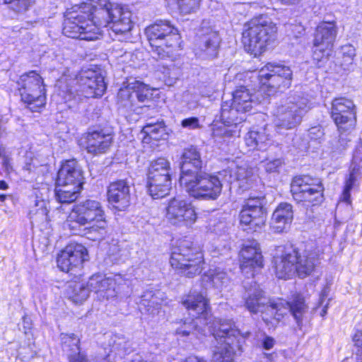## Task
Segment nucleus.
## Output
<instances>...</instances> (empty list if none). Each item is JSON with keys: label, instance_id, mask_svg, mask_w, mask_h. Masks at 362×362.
<instances>
[{"label": "nucleus", "instance_id": "nucleus-1", "mask_svg": "<svg viewBox=\"0 0 362 362\" xmlns=\"http://www.w3.org/2000/svg\"><path fill=\"white\" fill-rule=\"evenodd\" d=\"M68 11L63 33L71 38L95 40L102 35V28L112 23L116 35L128 33L132 28L131 12L108 0H83L80 6Z\"/></svg>", "mask_w": 362, "mask_h": 362}, {"label": "nucleus", "instance_id": "nucleus-2", "mask_svg": "<svg viewBox=\"0 0 362 362\" xmlns=\"http://www.w3.org/2000/svg\"><path fill=\"white\" fill-rule=\"evenodd\" d=\"M208 302V299L203 293L196 291L187 296L182 303L190 312L189 315L196 320L184 322L176 329V334L186 337L197 328L204 335L207 333L212 334L218 342L230 341L232 344H237L240 332L234 328L231 320L213 319L209 313Z\"/></svg>", "mask_w": 362, "mask_h": 362}, {"label": "nucleus", "instance_id": "nucleus-3", "mask_svg": "<svg viewBox=\"0 0 362 362\" xmlns=\"http://www.w3.org/2000/svg\"><path fill=\"white\" fill-rule=\"evenodd\" d=\"M245 305L251 313H262V320L266 324L272 323L270 317L276 322L280 321L288 311L291 313L298 327L301 329L305 315L308 312V306L304 298L297 294L290 302L279 300L277 302L271 301L267 298L259 285L247 288L244 297Z\"/></svg>", "mask_w": 362, "mask_h": 362}, {"label": "nucleus", "instance_id": "nucleus-4", "mask_svg": "<svg viewBox=\"0 0 362 362\" xmlns=\"http://www.w3.org/2000/svg\"><path fill=\"white\" fill-rule=\"evenodd\" d=\"M66 226L74 234L83 233L93 240L103 239L107 233V221L101 204L87 199L76 204L69 213Z\"/></svg>", "mask_w": 362, "mask_h": 362}, {"label": "nucleus", "instance_id": "nucleus-5", "mask_svg": "<svg viewBox=\"0 0 362 362\" xmlns=\"http://www.w3.org/2000/svg\"><path fill=\"white\" fill-rule=\"evenodd\" d=\"M170 263L173 268L187 277L199 274L204 264L201 248L188 240L180 241L170 256Z\"/></svg>", "mask_w": 362, "mask_h": 362}, {"label": "nucleus", "instance_id": "nucleus-6", "mask_svg": "<svg viewBox=\"0 0 362 362\" xmlns=\"http://www.w3.org/2000/svg\"><path fill=\"white\" fill-rule=\"evenodd\" d=\"M146 35L153 52L159 58L170 57L180 47L178 31L168 21H157L146 29Z\"/></svg>", "mask_w": 362, "mask_h": 362}, {"label": "nucleus", "instance_id": "nucleus-7", "mask_svg": "<svg viewBox=\"0 0 362 362\" xmlns=\"http://www.w3.org/2000/svg\"><path fill=\"white\" fill-rule=\"evenodd\" d=\"M243 33L245 49L255 56L263 52L274 40L276 28L269 19L260 16L252 19Z\"/></svg>", "mask_w": 362, "mask_h": 362}, {"label": "nucleus", "instance_id": "nucleus-8", "mask_svg": "<svg viewBox=\"0 0 362 362\" xmlns=\"http://www.w3.org/2000/svg\"><path fill=\"white\" fill-rule=\"evenodd\" d=\"M180 183L190 196L204 200L217 199L223 188L219 176L201 171L180 176Z\"/></svg>", "mask_w": 362, "mask_h": 362}, {"label": "nucleus", "instance_id": "nucleus-9", "mask_svg": "<svg viewBox=\"0 0 362 362\" xmlns=\"http://www.w3.org/2000/svg\"><path fill=\"white\" fill-rule=\"evenodd\" d=\"M309 108L308 99L290 96L282 100L274 110V123L276 127L286 129L298 125Z\"/></svg>", "mask_w": 362, "mask_h": 362}, {"label": "nucleus", "instance_id": "nucleus-10", "mask_svg": "<svg viewBox=\"0 0 362 362\" xmlns=\"http://www.w3.org/2000/svg\"><path fill=\"white\" fill-rule=\"evenodd\" d=\"M171 176L170 163L168 159L158 158L151 161L148 171L147 187L153 199H160L169 194Z\"/></svg>", "mask_w": 362, "mask_h": 362}, {"label": "nucleus", "instance_id": "nucleus-11", "mask_svg": "<svg viewBox=\"0 0 362 362\" xmlns=\"http://www.w3.org/2000/svg\"><path fill=\"white\" fill-rule=\"evenodd\" d=\"M292 76V71L288 66L268 63L259 71L261 87L258 92L267 91V95H269L277 91H284L291 86Z\"/></svg>", "mask_w": 362, "mask_h": 362}, {"label": "nucleus", "instance_id": "nucleus-12", "mask_svg": "<svg viewBox=\"0 0 362 362\" xmlns=\"http://www.w3.org/2000/svg\"><path fill=\"white\" fill-rule=\"evenodd\" d=\"M252 93L245 86L236 88L233 94V103L230 107L226 103L221 106V117L227 126H236L245 118H238V113H244L250 111L253 106L258 103Z\"/></svg>", "mask_w": 362, "mask_h": 362}, {"label": "nucleus", "instance_id": "nucleus-13", "mask_svg": "<svg viewBox=\"0 0 362 362\" xmlns=\"http://www.w3.org/2000/svg\"><path fill=\"white\" fill-rule=\"evenodd\" d=\"M291 191L298 202L306 206L320 204L323 201V187L320 182H314L308 176L295 177L291 183Z\"/></svg>", "mask_w": 362, "mask_h": 362}, {"label": "nucleus", "instance_id": "nucleus-14", "mask_svg": "<svg viewBox=\"0 0 362 362\" xmlns=\"http://www.w3.org/2000/svg\"><path fill=\"white\" fill-rule=\"evenodd\" d=\"M165 218L172 225L190 226L197 221L194 208L181 196L170 199L165 208Z\"/></svg>", "mask_w": 362, "mask_h": 362}, {"label": "nucleus", "instance_id": "nucleus-15", "mask_svg": "<svg viewBox=\"0 0 362 362\" xmlns=\"http://www.w3.org/2000/svg\"><path fill=\"white\" fill-rule=\"evenodd\" d=\"M125 284V280L120 274L110 276L97 274L90 276L87 286L94 292L99 300H111L115 298L120 291V286Z\"/></svg>", "mask_w": 362, "mask_h": 362}, {"label": "nucleus", "instance_id": "nucleus-16", "mask_svg": "<svg viewBox=\"0 0 362 362\" xmlns=\"http://www.w3.org/2000/svg\"><path fill=\"white\" fill-rule=\"evenodd\" d=\"M24 89H26V97L24 103L30 112H40L46 103L45 89L42 77L35 71L24 74Z\"/></svg>", "mask_w": 362, "mask_h": 362}, {"label": "nucleus", "instance_id": "nucleus-17", "mask_svg": "<svg viewBox=\"0 0 362 362\" xmlns=\"http://www.w3.org/2000/svg\"><path fill=\"white\" fill-rule=\"evenodd\" d=\"M331 117L339 132L353 129L356 122L353 101L345 98H335L332 103Z\"/></svg>", "mask_w": 362, "mask_h": 362}, {"label": "nucleus", "instance_id": "nucleus-18", "mask_svg": "<svg viewBox=\"0 0 362 362\" xmlns=\"http://www.w3.org/2000/svg\"><path fill=\"white\" fill-rule=\"evenodd\" d=\"M79 90L86 98L101 97L106 90L104 77L100 70L82 69L76 77Z\"/></svg>", "mask_w": 362, "mask_h": 362}, {"label": "nucleus", "instance_id": "nucleus-19", "mask_svg": "<svg viewBox=\"0 0 362 362\" xmlns=\"http://www.w3.org/2000/svg\"><path fill=\"white\" fill-rule=\"evenodd\" d=\"M240 225L245 230L257 231L262 229L266 222V212L258 199L248 200L239 215Z\"/></svg>", "mask_w": 362, "mask_h": 362}, {"label": "nucleus", "instance_id": "nucleus-20", "mask_svg": "<svg viewBox=\"0 0 362 362\" xmlns=\"http://www.w3.org/2000/svg\"><path fill=\"white\" fill-rule=\"evenodd\" d=\"M88 257V250L83 245L71 243L59 254L57 259V266L62 272H69L81 268Z\"/></svg>", "mask_w": 362, "mask_h": 362}, {"label": "nucleus", "instance_id": "nucleus-21", "mask_svg": "<svg viewBox=\"0 0 362 362\" xmlns=\"http://www.w3.org/2000/svg\"><path fill=\"white\" fill-rule=\"evenodd\" d=\"M127 83L125 87L119 89L117 94L119 103H120L122 106H132L130 101L132 96L130 93L131 90L136 93L139 102L144 103L145 107L151 106L149 103L151 102L153 94L157 91V89L151 88L149 86L136 79L128 80Z\"/></svg>", "mask_w": 362, "mask_h": 362}, {"label": "nucleus", "instance_id": "nucleus-22", "mask_svg": "<svg viewBox=\"0 0 362 362\" xmlns=\"http://www.w3.org/2000/svg\"><path fill=\"white\" fill-rule=\"evenodd\" d=\"M240 269L243 272H251L254 275L256 269H259L264 266L263 256L259 245L255 242H250L243 245L240 252Z\"/></svg>", "mask_w": 362, "mask_h": 362}, {"label": "nucleus", "instance_id": "nucleus-23", "mask_svg": "<svg viewBox=\"0 0 362 362\" xmlns=\"http://www.w3.org/2000/svg\"><path fill=\"white\" fill-rule=\"evenodd\" d=\"M130 183L119 180L110 184L107 189L108 202L118 211H124L131 204Z\"/></svg>", "mask_w": 362, "mask_h": 362}, {"label": "nucleus", "instance_id": "nucleus-24", "mask_svg": "<svg viewBox=\"0 0 362 362\" xmlns=\"http://www.w3.org/2000/svg\"><path fill=\"white\" fill-rule=\"evenodd\" d=\"M276 254L274 257V264L276 275L279 279H287L296 274L295 261L297 260V250L294 249L285 250L283 247H279Z\"/></svg>", "mask_w": 362, "mask_h": 362}, {"label": "nucleus", "instance_id": "nucleus-25", "mask_svg": "<svg viewBox=\"0 0 362 362\" xmlns=\"http://www.w3.org/2000/svg\"><path fill=\"white\" fill-rule=\"evenodd\" d=\"M83 144L88 153L98 155L105 153L110 148L112 136L102 131L88 132L83 138Z\"/></svg>", "mask_w": 362, "mask_h": 362}, {"label": "nucleus", "instance_id": "nucleus-26", "mask_svg": "<svg viewBox=\"0 0 362 362\" xmlns=\"http://www.w3.org/2000/svg\"><path fill=\"white\" fill-rule=\"evenodd\" d=\"M232 173V170L228 168L219 172L218 175L225 176L226 180L229 182L236 181L238 187L243 190H246L251 187L257 178L254 168L247 166L236 167L234 175Z\"/></svg>", "mask_w": 362, "mask_h": 362}, {"label": "nucleus", "instance_id": "nucleus-27", "mask_svg": "<svg viewBox=\"0 0 362 362\" xmlns=\"http://www.w3.org/2000/svg\"><path fill=\"white\" fill-rule=\"evenodd\" d=\"M293 218L292 205L286 202L280 203L273 212L271 227L275 233H281L290 226Z\"/></svg>", "mask_w": 362, "mask_h": 362}, {"label": "nucleus", "instance_id": "nucleus-28", "mask_svg": "<svg viewBox=\"0 0 362 362\" xmlns=\"http://www.w3.org/2000/svg\"><path fill=\"white\" fill-rule=\"evenodd\" d=\"M337 34V28L334 22H322L316 28L313 45L332 49Z\"/></svg>", "mask_w": 362, "mask_h": 362}, {"label": "nucleus", "instance_id": "nucleus-29", "mask_svg": "<svg viewBox=\"0 0 362 362\" xmlns=\"http://www.w3.org/2000/svg\"><path fill=\"white\" fill-rule=\"evenodd\" d=\"M83 172L75 160L65 161L61 166L57 180L59 183L83 185Z\"/></svg>", "mask_w": 362, "mask_h": 362}, {"label": "nucleus", "instance_id": "nucleus-30", "mask_svg": "<svg viewBox=\"0 0 362 362\" xmlns=\"http://www.w3.org/2000/svg\"><path fill=\"white\" fill-rule=\"evenodd\" d=\"M62 349L66 352L69 362H88L84 354L80 352L78 337L74 334H62Z\"/></svg>", "mask_w": 362, "mask_h": 362}, {"label": "nucleus", "instance_id": "nucleus-31", "mask_svg": "<svg viewBox=\"0 0 362 362\" xmlns=\"http://www.w3.org/2000/svg\"><path fill=\"white\" fill-rule=\"evenodd\" d=\"M245 143L249 150H264L272 144V138L266 128L250 130L245 136Z\"/></svg>", "mask_w": 362, "mask_h": 362}, {"label": "nucleus", "instance_id": "nucleus-32", "mask_svg": "<svg viewBox=\"0 0 362 362\" xmlns=\"http://www.w3.org/2000/svg\"><path fill=\"white\" fill-rule=\"evenodd\" d=\"M182 159L180 176L187 173L195 174L199 172V170L202 168V160L200 154L195 148L191 147L185 149Z\"/></svg>", "mask_w": 362, "mask_h": 362}, {"label": "nucleus", "instance_id": "nucleus-33", "mask_svg": "<svg viewBox=\"0 0 362 362\" xmlns=\"http://www.w3.org/2000/svg\"><path fill=\"white\" fill-rule=\"evenodd\" d=\"M317 263L316 255L313 252H304L300 254L297 250V260L295 261L296 274L305 278L312 274Z\"/></svg>", "mask_w": 362, "mask_h": 362}, {"label": "nucleus", "instance_id": "nucleus-34", "mask_svg": "<svg viewBox=\"0 0 362 362\" xmlns=\"http://www.w3.org/2000/svg\"><path fill=\"white\" fill-rule=\"evenodd\" d=\"M91 291L87 283L72 282L68 285L66 294L71 302L80 305L88 299Z\"/></svg>", "mask_w": 362, "mask_h": 362}, {"label": "nucleus", "instance_id": "nucleus-35", "mask_svg": "<svg viewBox=\"0 0 362 362\" xmlns=\"http://www.w3.org/2000/svg\"><path fill=\"white\" fill-rule=\"evenodd\" d=\"M213 353L212 362H235L236 344L218 342Z\"/></svg>", "mask_w": 362, "mask_h": 362}, {"label": "nucleus", "instance_id": "nucleus-36", "mask_svg": "<svg viewBox=\"0 0 362 362\" xmlns=\"http://www.w3.org/2000/svg\"><path fill=\"white\" fill-rule=\"evenodd\" d=\"M202 281L206 285L209 284L211 287L223 289L228 285L229 279L224 271L219 268H215L210 269L204 274Z\"/></svg>", "mask_w": 362, "mask_h": 362}, {"label": "nucleus", "instance_id": "nucleus-37", "mask_svg": "<svg viewBox=\"0 0 362 362\" xmlns=\"http://www.w3.org/2000/svg\"><path fill=\"white\" fill-rule=\"evenodd\" d=\"M160 292L146 291L141 297L139 306H144L146 311L154 314V310L158 309L160 305Z\"/></svg>", "mask_w": 362, "mask_h": 362}, {"label": "nucleus", "instance_id": "nucleus-38", "mask_svg": "<svg viewBox=\"0 0 362 362\" xmlns=\"http://www.w3.org/2000/svg\"><path fill=\"white\" fill-rule=\"evenodd\" d=\"M220 43V37L217 33L213 32L209 34L204 40L202 50L209 57L214 58L217 56Z\"/></svg>", "mask_w": 362, "mask_h": 362}, {"label": "nucleus", "instance_id": "nucleus-39", "mask_svg": "<svg viewBox=\"0 0 362 362\" xmlns=\"http://www.w3.org/2000/svg\"><path fill=\"white\" fill-rule=\"evenodd\" d=\"M358 174V168L354 166L350 169L349 173L346 177L341 200L346 204H349L351 202L350 192L357 181Z\"/></svg>", "mask_w": 362, "mask_h": 362}, {"label": "nucleus", "instance_id": "nucleus-40", "mask_svg": "<svg viewBox=\"0 0 362 362\" xmlns=\"http://www.w3.org/2000/svg\"><path fill=\"white\" fill-rule=\"evenodd\" d=\"M169 4H176L180 12L183 15L196 13L202 0H166Z\"/></svg>", "mask_w": 362, "mask_h": 362}, {"label": "nucleus", "instance_id": "nucleus-41", "mask_svg": "<svg viewBox=\"0 0 362 362\" xmlns=\"http://www.w3.org/2000/svg\"><path fill=\"white\" fill-rule=\"evenodd\" d=\"M144 134L154 140H159L165 135V127L163 121L151 124L148 123L143 127Z\"/></svg>", "mask_w": 362, "mask_h": 362}, {"label": "nucleus", "instance_id": "nucleus-42", "mask_svg": "<svg viewBox=\"0 0 362 362\" xmlns=\"http://www.w3.org/2000/svg\"><path fill=\"white\" fill-rule=\"evenodd\" d=\"M79 193L70 190H63V189H55L56 199L62 204L74 202L78 198Z\"/></svg>", "mask_w": 362, "mask_h": 362}, {"label": "nucleus", "instance_id": "nucleus-43", "mask_svg": "<svg viewBox=\"0 0 362 362\" xmlns=\"http://www.w3.org/2000/svg\"><path fill=\"white\" fill-rule=\"evenodd\" d=\"M161 71L163 74L165 83L168 86L174 84L180 75L179 69L175 67L174 64L169 66H163Z\"/></svg>", "mask_w": 362, "mask_h": 362}, {"label": "nucleus", "instance_id": "nucleus-44", "mask_svg": "<svg viewBox=\"0 0 362 362\" xmlns=\"http://www.w3.org/2000/svg\"><path fill=\"white\" fill-rule=\"evenodd\" d=\"M331 49L323 48L321 46H315L313 45V59L316 61L318 66H321V63L327 59L329 55Z\"/></svg>", "mask_w": 362, "mask_h": 362}, {"label": "nucleus", "instance_id": "nucleus-45", "mask_svg": "<svg viewBox=\"0 0 362 362\" xmlns=\"http://www.w3.org/2000/svg\"><path fill=\"white\" fill-rule=\"evenodd\" d=\"M284 163V160L281 158H274L272 160L267 159L262 162L265 171L269 173L278 172Z\"/></svg>", "mask_w": 362, "mask_h": 362}, {"label": "nucleus", "instance_id": "nucleus-46", "mask_svg": "<svg viewBox=\"0 0 362 362\" xmlns=\"http://www.w3.org/2000/svg\"><path fill=\"white\" fill-rule=\"evenodd\" d=\"M343 54V65H351L356 56L355 48L351 45H346L341 47Z\"/></svg>", "mask_w": 362, "mask_h": 362}, {"label": "nucleus", "instance_id": "nucleus-47", "mask_svg": "<svg viewBox=\"0 0 362 362\" xmlns=\"http://www.w3.org/2000/svg\"><path fill=\"white\" fill-rule=\"evenodd\" d=\"M348 141L346 139L340 137L338 139H333L330 142L332 153L337 155L341 153L346 150Z\"/></svg>", "mask_w": 362, "mask_h": 362}, {"label": "nucleus", "instance_id": "nucleus-48", "mask_svg": "<svg viewBox=\"0 0 362 362\" xmlns=\"http://www.w3.org/2000/svg\"><path fill=\"white\" fill-rule=\"evenodd\" d=\"M353 342L357 349L356 354L359 356L360 362H362V332H356L353 336Z\"/></svg>", "mask_w": 362, "mask_h": 362}, {"label": "nucleus", "instance_id": "nucleus-49", "mask_svg": "<svg viewBox=\"0 0 362 362\" xmlns=\"http://www.w3.org/2000/svg\"><path fill=\"white\" fill-rule=\"evenodd\" d=\"M55 189H63V190H70L76 192H80L82 189V185L71 183H59L56 181Z\"/></svg>", "mask_w": 362, "mask_h": 362}, {"label": "nucleus", "instance_id": "nucleus-50", "mask_svg": "<svg viewBox=\"0 0 362 362\" xmlns=\"http://www.w3.org/2000/svg\"><path fill=\"white\" fill-rule=\"evenodd\" d=\"M181 125L183 128L195 129L199 127V122L197 117H189L182 121Z\"/></svg>", "mask_w": 362, "mask_h": 362}, {"label": "nucleus", "instance_id": "nucleus-51", "mask_svg": "<svg viewBox=\"0 0 362 362\" xmlns=\"http://www.w3.org/2000/svg\"><path fill=\"white\" fill-rule=\"evenodd\" d=\"M209 230L217 235H221L226 232V223L221 221L211 223L209 224Z\"/></svg>", "mask_w": 362, "mask_h": 362}, {"label": "nucleus", "instance_id": "nucleus-52", "mask_svg": "<svg viewBox=\"0 0 362 362\" xmlns=\"http://www.w3.org/2000/svg\"><path fill=\"white\" fill-rule=\"evenodd\" d=\"M275 341L272 337H266L262 341L264 349L267 350L271 349L274 345Z\"/></svg>", "mask_w": 362, "mask_h": 362}, {"label": "nucleus", "instance_id": "nucleus-53", "mask_svg": "<svg viewBox=\"0 0 362 362\" xmlns=\"http://www.w3.org/2000/svg\"><path fill=\"white\" fill-rule=\"evenodd\" d=\"M6 4H13V8L19 12L21 9L22 0H4Z\"/></svg>", "mask_w": 362, "mask_h": 362}, {"label": "nucleus", "instance_id": "nucleus-54", "mask_svg": "<svg viewBox=\"0 0 362 362\" xmlns=\"http://www.w3.org/2000/svg\"><path fill=\"white\" fill-rule=\"evenodd\" d=\"M182 362H206V361L195 356H190Z\"/></svg>", "mask_w": 362, "mask_h": 362}, {"label": "nucleus", "instance_id": "nucleus-55", "mask_svg": "<svg viewBox=\"0 0 362 362\" xmlns=\"http://www.w3.org/2000/svg\"><path fill=\"white\" fill-rule=\"evenodd\" d=\"M234 133L235 134H237V136H239V134H240V131H235V130H232V129H226L224 130V132H223V135L224 136H233V134Z\"/></svg>", "mask_w": 362, "mask_h": 362}, {"label": "nucleus", "instance_id": "nucleus-56", "mask_svg": "<svg viewBox=\"0 0 362 362\" xmlns=\"http://www.w3.org/2000/svg\"><path fill=\"white\" fill-rule=\"evenodd\" d=\"M360 156H362V144L358 146L354 156L355 159H361Z\"/></svg>", "mask_w": 362, "mask_h": 362}, {"label": "nucleus", "instance_id": "nucleus-57", "mask_svg": "<svg viewBox=\"0 0 362 362\" xmlns=\"http://www.w3.org/2000/svg\"><path fill=\"white\" fill-rule=\"evenodd\" d=\"M131 362H151L148 361L147 360H144L143 357L140 355H136Z\"/></svg>", "mask_w": 362, "mask_h": 362}, {"label": "nucleus", "instance_id": "nucleus-58", "mask_svg": "<svg viewBox=\"0 0 362 362\" xmlns=\"http://www.w3.org/2000/svg\"><path fill=\"white\" fill-rule=\"evenodd\" d=\"M328 296V291L327 288H325L321 293L320 296V304H322L324 303L325 298H327Z\"/></svg>", "mask_w": 362, "mask_h": 362}, {"label": "nucleus", "instance_id": "nucleus-59", "mask_svg": "<svg viewBox=\"0 0 362 362\" xmlns=\"http://www.w3.org/2000/svg\"><path fill=\"white\" fill-rule=\"evenodd\" d=\"M283 4L293 5L299 3L301 0H280Z\"/></svg>", "mask_w": 362, "mask_h": 362}, {"label": "nucleus", "instance_id": "nucleus-60", "mask_svg": "<svg viewBox=\"0 0 362 362\" xmlns=\"http://www.w3.org/2000/svg\"><path fill=\"white\" fill-rule=\"evenodd\" d=\"M8 188V185L5 181H0V189H6Z\"/></svg>", "mask_w": 362, "mask_h": 362}, {"label": "nucleus", "instance_id": "nucleus-61", "mask_svg": "<svg viewBox=\"0 0 362 362\" xmlns=\"http://www.w3.org/2000/svg\"><path fill=\"white\" fill-rule=\"evenodd\" d=\"M327 308H328V304L327 303L322 308L321 313H320V315L322 317H324L326 314H327Z\"/></svg>", "mask_w": 362, "mask_h": 362}, {"label": "nucleus", "instance_id": "nucleus-62", "mask_svg": "<svg viewBox=\"0 0 362 362\" xmlns=\"http://www.w3.org/2000/svg\"><path fill=\"white\" fill-rule=\"evenodd\" d=\"M26 2H28V6H30L35 3V0H24V7L26 6Z\"/></svg>", "mask_w": 362, "mask_h": 362}, {"label": "nucleus", "instance_id": "nucleus-63", "mask_svg": "<svg viewBox=\"0 0 362 362\" xmlns=\"http://www.w3.org/2000/svg\"><path fill=\"white\" fill-rule=\"evenodd\" d=\"M6 195L5 194H0V201L1 202H4L6 199Z\"/></svg>", "mask_w": 362, "mask_h": 362}, {"label": "nucleus", "instance_id": "nucleus-64", "mask_svg": "<svg viewBox=\"0 0 362 362\" xmlns=\"http://www.w3.org/2000/svg\"><path fill=\"white\" fill-rule=\"evenodd\" d=\"M62 81H63V79L62 78V79H60V80L59 81V82H58V86H59V87H61V86H62V85H61V84H62Z\"/></svg>", "mask_w": 362, "mask_h": 362}]
</instances>
